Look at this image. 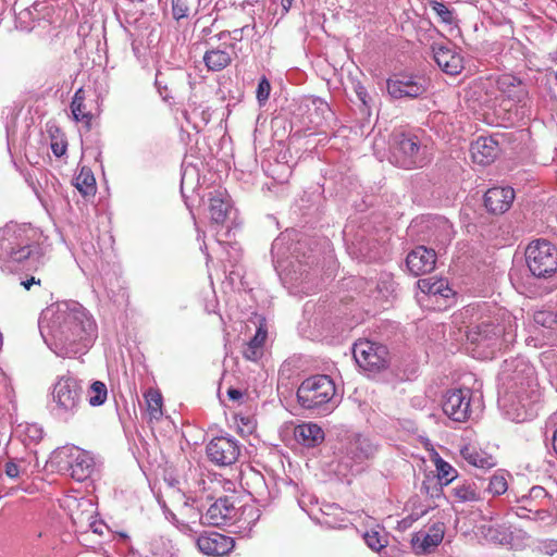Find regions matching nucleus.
<instances>
[{
	"instance_id": "nucleus-50",
	"label": "nucleus",
	"mask_w": 557,
	"mask_h": 557,
	"mask_svg": "<svg viewBox=\"0 0 557 557\" xmlns=\"http://www.w3.org/2000/svg\"><path fill=\"white\" fill-rule=\"evenodd\" d=\"M190 12L189 0H172V15L173 18L180 21L188 17Z\"/></svg>"
},
{
	"instance_id": "nucleus-60",
	"label": "nucleus",
	"mask_w": 557,
	"mask_h": 557,
	"mask_svg": "<svg viewBox=\"0 0 557 557\" xmlns=\"http://www.w3.org/2000/svg\"><path fill=\"white\" fill-rule=\"evenodd\" d=\"M21 284L28 290L34 284H40V281L32 276L30 278L23 281Z\"/></svg>"
},
{
	"instance_id": "nucleus-4",
	"label": "nucleus",
	"mask_w": 557,
	"mask_h": 557,
	"mask_svg": "<svg viewBox=\"0 0 557 557\" xmlns=\"http://www.w3.org/2000/svg\"><path fill=\"white\" fill-rule=\"evenodd\" d=\"M35 231L24 225H8L0 237V260L37 267L42 253L34 240Z\"/></svg>"
},
{
	"instance_id": "nucleus-14",
	"label": "nucleus",
	"mask_w": 557,
	"mask_h": 557,
	"mask_svg": "<svg viewBox=\"0 0 557 557\" xmlns=\"http://www.w3.org/2000/svg\"><path fill=\"white\" fill-rule=\"evenodd\" d=\"M471 391L469 388H456L448 391L443 400L444 413L456 422H465L472 414Z\"/></svg>"
},
{
	"instance_id": "nucleus-61",
	"label": "nucleus",
	"mask_w": 557,
	"mask_h": 557,
	"mask_svg": "<svg viewBox=\"0 0 557 557\" xmlns=\"http://www.w3.org/2000/svg\"><path fill=\"white\" fill-rule=\"evenodd\" d=\"M357 95H358V98L362 101V103L366 104L367 103L366 98H367L368 94H367L366 89L362 86H358Z\"/></svg>"
},
{
	"instance_id": "nucleus-27",
	"label": "nucleus",
	"mask_w": 557,
	"mask_h": 557,
	"mask_svg": "<svg viewBox=\"0 0 557 557\" xmlns=\"http://www.w3.org/2000/svg\"><path fill=\"white\" fill-rule=\"evenodd\" d=\"M239 516H235L230 525H234V532L242 534V536H250L252 528L260 518V511L252 505L240 507Z\"/></svg>"
},
{
	"instance_id": "nucleus-24",
	"label": "nucleus",
	"mask_w": 557,
	"mask_h": 557,
	"mask_svg": "<svg viewBox=\"0 0 557 557\" xmlns=\"http://www.w3.org/2000/svg\"><path fill=\"white\" fill-rule=\"evenodd\" d=\"M497 89L509 100L520 103L527 96L528 90L523 82L511 74H503L496 81Z\"/></svg>"
},
{
	"instance_id": "nucleus-58",
	"label": "nucleus",
	"mask_w": 557,
	"mask_h": 557,
	"mask_svg": "<svg viewBox=\"0 0 557 557\" xmlns=\"http://www.w3.org/2000/svg\"><path fill=\"white\" fill-rule=\"evenodd\" d=\"M51 149L55 157H62L66 152V146L60 143H53Z\"/></svg>"
},
{
	"instance_id": "nucleus-55",
	"label": "nucleus",
	"mask_w": 557,
	"mask_h": 557,
	"mask_svg": "<svg viewBox=\"0 0 557 557\" xmlns=\"http://www.w3.org/2000/svg\"><path fill=\"white\" fill-rule=\"evenodd\" d=\"M355 242H357L360 247H359V251L364 256V257H369L370 259L374 258L375 256H372L370 255L371 252V249L370 247H368V243L367 244H363L362 242V236H359V235H356V237L352 239V244H355Z\"/></svg>"
},
{
	"instance_id": "nucleus-38",
	"label": "nucleus",
	"mask_w": 557,
	"mask_h": 557,
	"mask_svg": "<svg viewBox=\"0 0 557 557\" xmlns=\"http://www.w3.org/2000/svg\"><path fill=\"white\" fill-rule=\"evenodd\" d=\"M510 474L504 470H497L488 478L486 492L492 496H500L509 491L508 478Z\"/></svg>"
},
{
	"instance_id": "nucleus-43",
	"label": "nucleus",
	"mask_w": 557,
	"mask_h": 557,
	"mask_svg": "<svg viewBox=\"0 0 557 557\" xmlns=\"http://www.w3.org/2000/svg\"><path fill=\"white\" fill-rule=\"evenodd\" d=\"M515 505L516 506L511 507V510L516 516L522 519L545 520L549 516L548 511L545 509L528 507L521 504Z\"/></svg>"
},
{
	"instance_id": "nucleus-29",
	"label": "nucleus",
	"mask_w": 557,
	"mask_h": 557,
	"mask_svg": "<svg viewBox=\"0 0 557 557\" xmlns=\"http://www.w3.org/2000/svg\"><path fill=\"white\" fill-rule=\"evenodd\" d=\"M294 435L298 443L307 447H314L324 440L323 430L311 422L297 425Z\"/></svg>"
},
{
	"instance_id": "nucleus-46",
	"label": "nucleus",
	"mask_w": 557,
	"mask_h": 557,
	"mask_svg": "<svg viewBox=\"0 0 557 557\" xmlns=\"http://www.w3.org/2000/svg\"><path fill=\"white\" fill-rule=\"evenodd\" d=\"M4 472L10 479L28 475V463L24 459L8 461L4 466Z\"/></svg>"
},
{
	"instance_id": "nucleus-56",
	"label": "nucleus",
	"mask_w": 557,
	"mask_h": 557,
	"mask_svg": "<svg viewBox=\"0 0 557 557\" xmlns=\"http://www.w3.org/2000/svg\"><path fill=\"white\" fill-rule=\"evenodd\" d=\"M40 7H41L40 2H35L33 5H30L29 8L25 9L24 11H22L21 14L25 15L27 17H30V18H35L34 14L35 13H39Z\"/></svg>"
},
{
	"instance_id": "nucleus-25",
	"label": "nucleus",
	"mask_w": 557,
	"mask_h": 557,
	"mask_svg": "<svg viewBox=\"0 0 557 557\" xmlns=\"http://www.w3.org/2000/svg\"><path fill=\"white\" fill-rule=\"evenodd\" d=\"M473 162L487 165L494 161L498 153L497 143L491 137H479L470 146Z\"/></svg>"
},
{
	"instance_id": "nucleus-63",
	"label": "nucleus",
	"mask_w": 557,
	"mask_h": 557,
	"mask_svg": "<svg viewBox=\"0 0 557 557\" xmlns=\"http://www.w3.org/2000/svg\"><path fill=\"white\" fill-rule=\"evenodd\" d=\"M294 0H281L282 8L285 12H288L293 5Z\"/></svg>"
},
{
	"instance_id": "nucleus-9",
	"label": "nucleus",
	"mask_w": 557,
	"mask_h": 557,
	"mask_svg": "<svg viewBox=\"0 0 557 557\" xmlns=\"http://www.w3.org/2000/svg\"><path fill=\"white\" fill-rule=\"evenodd\" d=\"M530 272L539 278H548L557 271V248L546 239L531 242L525 249Z\"/></svg>"
},
{
	"instance_id": "nucleus-59",
	"label": "nucleus",
	"mask_w": 557,
	"mask_h": 557,
	"mask_svg": "<svg viewBox=\"0 0 557 557\" xmlns=\"http://www.w3.org/2000/svg\"><path fill=\"white\" fill-rule=\"evenodd\" d=\"M227 396L230 399L234 400V401H237L239 399H242L243 397V393L242 391L239 389H236V388H233V387H230L227 389Z\"/></svg>"
},
{
	"instance_id": "nucleus-33",
	"label": "nucleus",
	"mask_w": 557,
	"mask_h": 557,
	"mask_svg": "<svg viewBox=\"0 0 557 557\" xmlns=\"http://www.w3.org/2000/svg\"><path fill=\"white\" fill-rule=\"evenodd\" d=\"M74 186L83 195V197H94L97 190L96 180L91 170L83 166L79 173L74 177Z\"/></svg>"
},
{
	"instance_id": "nucleus-34",
	"label": "nucleus",
	"mask_w": 557,
	"mask_h": 557,
	"mask_svg": "<svg viewBox=\"0 0 557 557\" xmlns=\"http://www.w3.org/2000/svg\"><path fill=\"white\" fill-rule=\"evenodd\" d=\"M183 499V504L180 506V513L186 518V523H182L184 528H188V523H196L199 521L203 524V515L200 508L196 505L197 502L193 497H186L185 495H177Z\"/></svg>"
},
{
	"instance_id": "nucleus-22",
	"label": "nucleus",
	"mask_w": 557,
	"mask_h": 557,
	"mask_svg": "<svg viewBox=\"0 0 557 557\" xmlns=\"http://www.w3.org/2000/svg\"><path fill=\"white\" fill-rule=\"evenodd\" d=\"M445 530V523L438 521L430 525L428 531L417 532L411 539L413 549L418 554L431 552L442 543Z\"/></svg>"
},
{
	"instance_id": "nucleus-6",
	"label": "nucleus",
	"mask_w": 557,
	"mask_h": 557,
	"mask_svg": "<svg viewBox=\"0 0 557 557\" xmlns=\"http://www.w3.org/2000/svg\"><path fill=\"white\" fill-rule=\"evenodd\" d=\"M389 146L391 161L400 168H422L430 161L428 147L411 132H394Z\"/></svg>"
},
{
	"instance_id": "nucleus-48",
	"label": "nucleus",
	"mask_w": 557,
	"mask_h": 557,
	"mask_svg": "<svg viewBox=\"0 0 557 557\" xmlns=\"http://www.w3.org/2000/svg\"><path fill=\"white\" fill-rule=\"evenodd\" d=\"M432 10L440 17V21L444 24L451 25L455 23V14L454 11L450 10L444 2L440 1H431L430 3Z\"/></svg>"
},
{
	"instance_id": "nucleus-41",
	"label": "nucleus",
	"mask_w": 557,
	"mask_h": 557,
	"mask_svg": "<svg viewBox=\"0 0 557 557\" xmlns=\"http://www.w3.org/2000/svg\"><path fill=\"white\" fill-rule=\"evenodd\" d=\"M144 396L150 419L159 420L163 414L161 393L158 389L149 388Z\"/></svg>"
},
{
	"instance_id": "nucleus-32",
	"label": "nucleus",
	"mask_w": 557,
	"mask_h": 557,
	"mask_svg": "<svg viewBox=\"0 0 557 557\" xmlns=\"http://www.w3.org/2000/svg\"><path fill=\"white\" fill-rule=\"evenodd\" d=\"M451 494L457 502L471 503L482 499L481 491L474 482L460 481L451 488Z\"/></svg>"
},
{
	"instance_id": "nucleus-30",
	"label": "nucleus",
	"mask_w": 557,
	"mask_h": 557,
	"mask_svg": "<svg viewBox=\"0 0 557 557\" xmlns=\"http://www.w3.org/2000/svg\"><path fill=\"white\" fill-rule=\"evenodd\" d=\"M460 454L466 461L476 468L491 469L496 466V460L492 455L476 449L474 446L462 447Z\"/></svg>"
},
{
	"instance_id": "nucleus-3",
	"label": "nucleus",
	"mask_w": 557,
	"mask_h": 557,
	"mask_svg": "<svg viewBox=\"0 0 557 557\" xmlns=\"http://www.w3.org/2000/svg\"><path fill=\"white\" fill-rule=\"evenodd\" d=\"M301 244L298 243L294 248L292 255L285 260L282 258L284 255L285 243L284 238H276L271 248V253L275 268L280 273L281 280L284 285L294 295L310 294L313 292V263L315 258L312 253L299 256Z\"/></svg>"
},
{
	"instance_id": "nucleus-1",
	"label": "nucleus",
	"mask_w": 557,
	"mask_h": 557,
	"mask_svg": "<svg viewBox=\"0 0 557 557\" xmlns=\"http://www.w3.org/2000/svg\"><path fill=\"white\" fill-rule=\"evenodd\" d=\"M39 327L48 347L62 358L84 354L97 337L95 320L77 302L48 309L39 322Z\"/></svg>"
},
{
	"instance_id": "nucleus-49",
	"label": "nucleus",
	"mask_w": 557,
	"mask_h": 557,
	"mask_svg": "<svg viewBox=\"0 0 557 557\" xmlns=\"http://www.w3.org/2000/svg\"><path fill=\"white\" fill-rule=\"evenodd\" d=\"M363 539H364L366 544L372 550H375V552H380L387 544L386 537L377 531L366 532Z\"/></svg>"
},
{
	"instance_id": "nucleus-44",
	"label": "nucleus",
	"mask_w": 557,
	"mask_h": 557,
	"mask_svg": "<svg viewBox=\"0 0 557 557\" xmlns=\"http://www.w3.org/2000/svg\"><path fill=\"white\" fill-rule=\"evenodd\" d=\"M108 396L107 386L100 381H95L88 391L87 400L90 406L97 407L106 403Z\"/></svg>"
},
{
	"instance_id": "nucleus-64",
	"label": "nucleus",
	"mask_w": 557,
	"mask_h": 557,
	"mask_svg": "<svg viewBox=\"0 0 557 557\" xmlns=\"http://www.w3.org/2000/svg\"><path fill=\"white\" fill-rule=\"evenodd\" d=\"M553 447H554L555 453L557 454V430L554 432Z\"/></svg>"
},
{
	"instance_id": "nucleus-21",
	"label": "nucleus",
	"mask_w": 557,
	"mask_h": 557,
	"mask_svg": "<svg viewBox=\"0 0 557 557\" xmlns=\"http://www.w3.org/2000/svg\"><path fill=\"white\" fill-rule=\"evenodd\" d=\"M234 540L218 532L200 535L197 546L201 553L208 556L219 557L228 554L234 548Z\"/></svg>"
},
{
	"instance_id": "nucleus-51",
	"label": "nucleus",
	"mask_w": 557,
	"mask_h": 557,
	"mask_svg": "<svg viewBox=\"0 0 557 557\" xmlns=\"http://www.w3.org/2000/svg\"><path fill=\"white\" fill-rule=\"evenodd\" d=\"M536 549L545 555L553 556L557 553V540L554 539H546L543 541H540Z\"/></svg>"
},
{
	"instance_id": "nucleus-19",
	"label": "nucleus",
	"mask_w": 557,
	"mask_h": 557,
	"mask_svg": "<svg viewBox=\"0 0 557 557\" xmlns=\"http://www.w3.org/2000/svg\"><path fill=\"white\" fill-rule=\"evenodd\" d=\"M238 515V509L230 497L216 499L203 515V524L220 527L230 525L231 521Z\"/></svg>"
},
{
	"instance_id": "nucleus-36",
	"label": "nucleus",
	"mask_w": 557,
	"mask_h": 557,
	"mask_svg": "<svg viewBox=\"0 0 557 557\" xmlns=\"http://www.w3.org/2000/svg\"><path fill=\"white\" fill-rule=\"evenodd\" d=\"M548 497L546 490L540 485L532 486L527 494L518 495L513 490H510L507 494V503L511 506L512 503H525L529 500H535L541 506L544 500Z\"/></svg>"
},
{
	"instance_id": "nucleus-10",
	"label": "nucleus",
	"mask_w": 557,
	"mask_h": 557,
	"mask_svg": "<svg viewBox=\"0 0 557 557\" xmlns=\"http://www.w3.org/2000/svg\"><path fill=\"white\" fill-rule=\"evenodd\" d=\"M504 329L493 322H482L467 332L468 349L475 358H490L498 346Z\"/></svg>"
},
{
	"instance_id": "nucleus-37",
	"label": "nucleus",
	"mask_w": 557,
	"mask_h": 557,
	"mask_svg": "<svg viewBox=\"0 0 557 557\" xmlns=\"http://www.w3.org/2000/svg\"><path fill=\"white\" fill-rule=\"evenodd\" d=\"M148 550L152 557H177V549L171 540L163 536H153L148 542Z\"/></svg>"
},
{
	"instance_id": "nucleus-45",
	"label": "nucleus",
	"mask_w": 557,
	"mask_h": 557,
	"mask_svg": "<svg viewBox=\"0 0 557 557\" xmlns=\"http://www.w3.org/2000/svg\"><path fill=\"white\" fill-rule=\"evenodd\" d=\"M22 442L27 447L38 444L44 437V430L39 424H26L21 433Z\"/></svg>"
},
{
	"instance_id": "nucleus-2",
	"label": "nucleus",
	"mask_w": 557,
	"mask_h": 557,
	"mask_svg": "<svg viewBox=\"0 0 557 557\" xmlns=\"http://www.w3.org/2000/svg\"><path fill=\"white\" fill-rule=\"evenodd\" d=\"M541 392L533 366L523 357L506 359L498 374V403L516 422L531 419Z\"/></svg>"
},
{
	"instance_id": "nucleus-17",
	"label": "nucleus",
	"mask_w": 557,
	"mask_h": 557,
	"mask_svg": "<svg viewBox=\"0 0 557 557\" xmlns=\"http://www.w3.org/2000/svg\"><path fill=\"white\" fill-rule=\"evenodd\" d=\"M211 225L225 226L227 236L231 227L228 221L232 215L235 214V210L232 206L231 197L224 189H216L209 194V207H208Z\"/></svg>"
},
{
	"instance_id": "nucleus-54",
	"label": "nucleus",
	"mask_w": 557,
	"mask_h": 557,
	"mask_svg": "<svg viewBox=\"0 0 557 557\" xmlns=\"http://www.w3.org/2000/svg\"><path fill=\"white\" fill-rule=\"evenodd\" d=\"M485 537L493 542L502 543L506 539V534L499 532L496 528L490 527L485 533Z\"/></svg>"
},
{
	"instance_id": "nucleus-15",
	"label": "nucleus",
	"mask_w": 557,
	"mask_h": 557,
	"mask_svg": "<svg viewBox=\"0 0 557 557\" xmlns=\"http://www.w3.org/2000/svg\"><path fill=\"white\" fill-rule=\"evenodd\" d=\"M206 453L211 462L225 467L236 462L240 454V446L231 436H216L208 443Z\"/></svg>"
},
{
	"instance_id": "nucleus-16",
	"label": "nucleus",
	"mask_w": 557,
	"mask_h": 557,
	"mask_svg": "<svg viewBox=\"0 0 557 557\" xmlns=\"http://www.w3.org/2000/svg\"><path fill=\"white\" fill-rule=\"evenodd\" d=\"M214 39L209 38L206 40V45L208 46L202 61L210 72H221L231 65L232 61L237 58L236 47L233 42L227 41H219L218 45H214L212 41Z\"/></svg>"
},
{
	"instance_id": "nucleus-35",
	"label": "nucleus",
	"mask_w": 557,
	"mask_h": 557,
	"mask_svg": "<svg viewBox=\"0 0 557 557\" xmlns=\"http://www.w3.org/2000/svg\"><path fill=\"white\" fill-rule=\"evenodd\" d=\"M71 111L76 122H83L87 127L90 126L92 114L86 110L85 90L83 88L75 91L71 102Z\"/></svg>"
},
{
	"instance_id": "nucleus-13",
	"label": "nucleus",
	"mask_w": 557,
	"mask_h": 557,
	"mask_svg": "<svg viewBox=\"0 0 557 557\" xmlns=\"http://www.w3.org/2000/svg\"><path fill=\"white\" fill-rule=\"evenodd\" d=\"M376 453V446L366 436L361 434L352 435L346 446L342 462L350 469L351 472L359 473L363 470V466Z\"/></svg>"
},
{
	"instance_id": "nucleus-23",
	"label": "nucleus",
	"mask_w": 557,
	"mask_h": 557,
	"mask_svg": "<svg viewBox=\"0 0 557 557\" xmlns=\"http://www.w3.org/2000/svg\"><path fill=\"white\" fill-rule=\"evenodd\" d=\"M513 199L511 187H493L484 195V206L491 213L502 214L511 207Z\"/></svg>"
},
{
	"instance_id": "nucleus-57",
	"label": "nucleus",
	"mask_w": 557,
	"mask_h": 557,
	"mask_svg": "<svg viewBox=\"0 0 557 557\" xmlns=\"http://www.w3.org/2000/svg\"><path fill=\"white\" fill-rule=\"evenodd\" d=\"M161 77V74L158 73L157 76H156V86L158 88V91L160 94V96L166 100L169 98V94H168V88L165 85H162V81L160 79Z\"/></svg>"
},
{
	"instance_id": "nucleus-5",
	"label": "nucleus",
	"mask_w": 557,
	"mask_h": 557,
	"mask_svg": "<svg viewBox=\"0 0 557 557\" xmlns=\"http://www.w3.org/2000/svg\"><path fill=\"white\" fill-rule=\"evenodd\" d=\"M83 381L70 373L60 375L51 387L50 412L59 421L69 423L84 406Z\"/></svg>"
},
{
	"instance_id": "nucleus-52",
	"label": "nucleus",
	"mask_w": 557,
	"mask_h": 557,
	"mask_svg": "<svg viewBox=\"0 0 557 557\" xmlns=\"http://www.w3.org/2000/svg\"><path fill=\"white\" fill-rule=\"evenodd\" d=\"M440 483L432 479V480H425L422 483L421 491L425 494L430 495L431 497H440L442 494V487H438Z\"/></svg>"
},
{
	"instance_id": "nucleus-40",
	"label": "nucleus",
	"mask_w": 557,
	"mask_h": 557,
	"mask_svg": "<svg viewBox=\"0 0 557 557\" xmlns=\"http://www.w3.org/2000/svg\"><path fill=\"white\" fill-rule=\"evenodd\" d=\"M428 227H434L437 232L434 234L433 242L437 245H445L451 239L453 227L449 222L443 218H436L432 221H428Z\"/></svg>"
},
{
	"instance_id": "nucleus-18",
	"label": "nucleus",
	"mask_w": 557,
	"mask_h": 557,
	"mask_svg": "<svg viewBox=\"0 0 557 557\" xmlns=\"http://www.w3.org/2000/svg\"><path fill=\"white\" fill-rule=\"evenodd\" d=\"M431 48L435 63L444 73L451 76L461 73L463 58L451 42H433Z\"/></svg>"
},
{
	"instance_id": "nucleus-11",
	"label": "nucleus",
	"mask_w": 557,
	"mask_h": 557,
	"mask_svg": "<svg viewBox=\"0 0 557 557\" xmlns=\"http://www.w3.org/2000/svg\"><path fill=\"white\" fill-rule=\"evenodd\" d=\"M352 355L357 364L369 372H380L388 367L389 351L383 344L359 339L354 344Z\"/></svg>"
},
{
	"instance_id": "nucleus-28",
	"label": "nucleus",
	"mask_w": 557,
	"mask_h": 557,
	"mask_svg": "<svg viewBox=\"0 0 557 557\" xmlns=\"http://www.w3.org/2000/svg\"><path fill=\"white\" fill-rule=\"evenodd\" d=\"M306 107L309 112V121L315 126L323 125L324 123L331 121L334 116L330 104L319 97L309 98L307 100Z\"/></svg>"
},
{
	"instance_id": "nucleus-62",
	"label": "nucleus",
	"mask_w": 557,
	"mask_h": 557,
	"mask_svg": "<svg viewBox=\"0 0 557 557\" xmlns=\"http://www.w3.org/2000/svg\"><path fill=\"white\" fill-rule=\"evenodd\" d=\"M248 37H250L255 41H259V39L261 38V34L259 33L257 26H256V30H249Z\"/></svg>"
},
{
	"instance_id": "nucleus-12",
	"label": "nucleus",
	"mask_w": 557,
	"mask_h": 557,
	"mask_svg": "<svg viewBox=\"0 0 557 557\" xmlns=\"http://www.w3.org/2000/svg\"><path fill=\"white\" fill-rule=\"evenodd\" d=\"M428 79L422 75L395 74L386 82V89L393 99H416L428 90Z\"/></svg>"
},
{
	"instance_id": "nucleus-47",
	"label": "nucleus",
	"mask_w": 557,
	"mask_h": 557,
	"mask_svg": "<svg viewBox=\"0 0 557 557\" xmlns=\"http://www.w3.org/2000/svg\"><path fill=\"white\" fill-rule=\"evenodd\" d=\"M533 320L535 324L543 327L557 329V313L552 310L543 309L536 311L533 315Z\"/></svg>"
},
{
	"instance_id": "nucleus-39",
	"label": "nucleus",
	"mask_w": 557,
	"mask_h": 557,
	"mask_svg": "<svg viewBox=\"0 0 557 557\" xmlns=\"http://www.w3.org/2000/svg\"><path fill=\"white\" fill-rule=\"evenodd\" d=\"M249 30H256V21L253 17H251V23L245 24L243 27L233 30H222L212 36L211 39H216L218 41L232 39L233 44L236 45L237 41H242L245 37L249 36Z\"/></svg>"
},
{
	"instance_id": "nucleus-31",
	"label": "nucleus",
	"mask_w": 557,
	"mask_h": 557,
	"mask_svg": "<svg viewBox=\"0 0 557 557\" xmlns=\"http://www.w3.org/2000/svg\"><path fill=\"white\" fill-rule=\"evenodd\" d=\"M268 332L264 324H260L256 331L255 336L246 343L243 355L247 360L257 361L263 355V345L267 338Z\"/></svg>"
},
{
	"instance_id": "nucleus-8",
	"label": "nucleus",
	"mask_w": 557,
	"mask_h": 557,
	"mask_svg": "<svg viewBox=\"0 0 557 557\" xmlns=\"http://www.w3.org/2000/svg\"><path fill=\"white\" fill-rule=\"evenodd\" d=\"M52 460L60 471L67 472L72 479L78 482L90 478L95 470L92 456L74 445L57 448L52 454Z\"/></svg>"
},
{
	"instance_id": "nucleus-42",
	"label": "nucleus",
	"mask_w": 557,
	"mask_h": 557,
	"mask_svg": "<svg viewBox=\"0 0 557 557\" xmlns=\"http://www.w3.org/2000/svg\"><path fill=\"white\" fill-rule=\"evenodd\" d=\"M437 471V482L440 485H448L457 478V470L442 458H437L435 461Z\"/></svg>"
},
{
	"instance_id": "nucleus-7",
	"label": "nucleus",
	"mask_w": 557,
	"mask_h": 557,
	"mask_svg": "<svg viewBox=\"0 0 557 557\" xmlns=\"http://www.w3.org/2000/svg\"><path fill=\"white\" fill-rule=\"evenodd\" d=\"M335 395V384L329 375L318 374L307 377L297 389L298 404L308 410L325 412Z\"/></svg>"
},
{
	"instance_id": "nucleus-26",
	"label": "nucleus",
	"mask_w": 557,
	"mask_h": 557,
	"mask_svg": "<svg viewBox=\"0 0 557 557\" xmlns=\"http://www.w3.org/2000/svg\"><path fill=\"white\" fill-rule=\"evenodd\" d=\"M419 289L429 295L430 297H434L436 299L442 298L445 301V306L449 305V300L454 298V290L449 287L447 280L445 278H421L418 281Z\"/></svg>"
},
{
	"instance_id": "nucleus-20",
	"label": "nucleus",
	"mask_w": 557,
	"mask_h": 557,
	"mask_svg": "<svg viewBox=\"0 0 557 557\" xmlns=\"http://www.w3.org/2000/svg\"><path fill=\"white\" fill-rule=\"evenodd\" d=\"M436 259L433 248L418 246L408 253L406 264L411 274L419 276L431 273L435 269Z\"/></svg>"
},
{
	"instance_id": "nucleus-53",
	"label": "nucleus",
	"mask_w": 557,
	"mask_h": 557,
	"mask_svg": "<svg viewBox=\"0 0 557 557\" xmlns=\"http://www.w3.org/2000/svg\"><path fill=\"white\" fill-rule=\"evenodd\" d=\"M271 91V85L265 77H262L257 87V99L260 103L267 101L269 99Z\"/></svg>"
}]
</instances>
